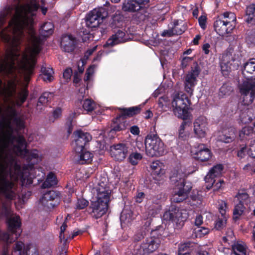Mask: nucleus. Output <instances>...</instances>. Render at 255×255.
I'll return each instance as SVG.
<instances>
[{"mask_svg":"<svg viewBox=\"0 0 255 255\" xmlns=\"http://www.w3.org/2000/svg\"><path fill=\"white\" fill-rule=\"evenodd\" d=\"M135 1L138 6H140V9L149 6L150 0H135Z\"/></svg>","mask_w":255,"mask_h":255,"instance_id":"obj_57","label":"nucleus"},{"mask_svg":"<svg viewBox=\"0 0 255 255\" xmlns=\"http://www.w3.org/2000/svg\"><path fill=\"white\" fill-rule=\"evenodd\" d=\"M141 154L135 152H132L130 154L128 159L129 163H130L133 165H135L137 164L138 161L141 159Z\"/></svg>","mask_w":255,"mask_h":255,"instance_id":"obj_48","label":"nucleus"},{"mask_svg":"<svg viewBox=\"0 0 255 255\" xmlns=\"http://www.w3.org/2000/svg\"><path fill=\"white\" fill-rule=\"evenodd\" d=\"M198 21L202 28L205 29L206 28V17L205 16L202 15L199 17Z\"/></svg>","mask_w":255,"mask_h":255,"instance_id":"obj_64","label":"nucleus"},{"mask_svg":"<svg viewBox=\"0 0 255 255\" xmlns=\"http://www.w3.org/2000/svg\"><path fill=\"white\" fill-rule=\"evenodd\" d=\"M62 110L60 108H56L53 112V117L54 118V120L52 122H54L55 120H56L60 118L61 115Z\"/></svg>","mask_w":255,"mask_h":255,"instance_id":"obj_62","label":"nucleus"},{"mask_svg":"<svg viewBox=\"0 0 255 255\" xmlns=\"http://www.w3.org/2000/svg\"><path fill=\"white\" fill-rule=\"evenodd\" d=\"M248 149H247L246 146L242 147L240 150L238 151L237 156L240 159H243L245 158L247 154H248Z\"/></svg>","mask_w":255,"mask_h":255,"instance_id":"obj_56","label":"nucleus"},{"mask_svg":"<svg viewBox=\"0 0 255 255\" xmlns=\"http://www.w3.org/2000/svg\"><path fill=\"white\" fill-rule=\"evenodd\" d=\"M33 23H9L7 40L13 46H17L22 39L28 40L31 43L29 48L30 57L26 54L20 56L10 52L7 59L3 60L1 57V76L5 74L10 79L7 84L2 86L1 80V155H3L5 148H12L17 155L27 154L25 140L21 135L13 134V126L18 129L24 128V119L17 117L15 105L20 106L25 101L28 91L22 89L16 91L17 75H22L24 80L28 82L32 74L35 63L34 56L41 49L43 39L36 35L33 28Z\"/></svg>","mask_w":255,"mask_h":255,"instance_id":"obj_1","label":"nucleus"},{"mask_svg":"<svg viewBox=\"0 0 255 255\" xmlns=\"http://www.w3.org/2000/svg\"><path fill=\"white\" fill-rule=\"evenodd\" d=\"M246 21L252 24H255V4H252L247 7Z\"/></svg>","mask_w":255,"mask_h":255,"instance_id":"obj_31","label":"nucleus"},{"mask_svg":"<svg viewBox=\"0 0 255 255\" xmlns=\"http://www.w3.org/2000/svg\"><path fill=\"white\" fill-rule=\"evenodd\" d=\"M226 22L227 24L233 26V28L235 27L236 16L234 13L232 12H226L220 16Z\"/></svg>","mask_w":255,"mask_h":255,"instance_id":"obj_34","label":"nucleus"},{"mask_svg":"<svg viewBox=\"0 0 255 255\" xmlns=\"http://www.w3.org/2000/svg\"><path fill=\"white\" fill-rule=\"evenodd\" d=\"M242 73L248 80L239 86L241 93L244 96L243 102L245 105H250L255 98V58H252L244 66Z\"/></svg>","mask_w":255,"mask_h":255,"instance_id":"obj_4","label":"nucleus"},{"mask_svg":"<svg viewBox=\"0 0 255 255\" xmlns=\"http://www.w3.org/2000/svg\"><path fill=\"white\" fill-rule=\"evenodd\" d=\"M161 240L154 236L146 238L140 245L134 246L131 255H149L156 251L160 246Z\"/></svg>","mask_w":255,"mask_h":255,"instance_id":"obj_7","label":"nucleus"},{"mask_svg":"<svg viewBox=\"0 0 255 255\" xmlns=\"http://www.w3.org/2000/svg\"><path fill=\"white\" fill-rule=\"evenodd\" d=\"M72 74V70L71 68H67L63 72V76L64 79L68 80L70 79Z\"/></svg>","mask_w":255,"mask_h":255,"instance_id":"obj_61","label":"nucleus"},{"mask_svg":"<svg viewBox=\"0 0 255 255\" xmlns=\"http://www.w3.org/2000/svg\"><path fill=\"white\" fill-rule=\"evenodd\" d=\"M112 127L111 131H120L124 130L129 127V122L124 117L120 116L116 119Z\"/></svg>","mask_w":255,"mask_h":255,"instance_id":"obj_27","label":"nucleus"},{"mask_svg":"<svg viewBox=\"0 0 255 255\" xmlns=\"http://www.w3.org/2000/svg\"><path fill=\"white\" fill-rule=\"evenodd\" d=\"M189 100L184 94L176 93L172 102L173 112L175 116L183 120H187L189 113L187 103Z\"/></svg>","mask_w":255,"mask_h":255,"instance_id":"obj_6","label":"nucleus"},{"mask_svg":"<svg viewBox=\"0 0 255 255\" xmlns=\"http://www.w3.org/2000/svg\"><path fill=\"white\" fill-rule=\"evenodd\" d=\"M83 108L88 113L93 111L96 107V103L90 99H86L82 103Z\"/></svg>","mask_w":255,"mask_h":255,"instance_id":"obj_43","label":"nucleus"},{"mask_svg":"<svg viewBox=\"0 0 255 255\" xmlns=\"http://www.w3.org/2000/svg\"><path fill=\"white\" fill-rule=\"evenodd\" d=\"M191 188L192 186L190 182H188L184 187H175L171 198V201L176 203L183 201L187 198Z\"/></svg>","mask_w":255,"mask_h":255,"instance_id":"obj_16","label":"nucleus"},{"mask_svg":"<svg viewBox=\"0 0 255 255\" xmlns=\"http://www.w3.org/2000/svg\"><path fill=\"white\" fill-rule=\"evenodd\" d=\"M162 163L157 160L155 161H153L151 164V168L152 170V175H157L158 176H161L164 174V171L162 168Z\"/></svg>","mask_w":255,"mask_h":255,"instance_id":"obj_38","label":"nucleus"},{"mask_svg":"<svg viewBox=\"0 0 255 255\" xmlns=\"http://www.w3.org/2000/svg\"><path fill=\"white\" fill-rule=\"evenodd\" d=\"M76 139H75L74 147L76 152H80L84 148L86 144L91 140L92 136L88 132L81 130L75 132Z\"/></svg>","mask_w":255,"mask_h":255,"instance_id":"obj_15","label":"nucleus"},{"mask_svg":"<svg viewBox=\"0 0 255 255\" xmlns=\"http://www.w3.org/2000/svg\"><path fill=\"white\" fill-rule=\"evenodd\" d=\"M232 252L230 255H247L248 248L244 242L237 241L231 245Z\"/></svg>","mask_w":255,"mask_h":255,"instance_id":"obj_24","label":"nucleus"},{"mask_svg":"<svg viewBox=\"0 0 255 255\" xmlns=\"http://www.w3.org/2000/svg\"><path fill=\"white\" fill-rule=\"evenodd\" d=\"M5 172L14 180L21 176V167L16 163L14 157L11 156L5 159L4 155H1V209L11 208L12 201L15 199L17 193L16 185L4 179Z\"/></svg>","mask_w":255,"mask_h":255,"instance_id":"obj_2","label":"nucleus"},{"mask_svg":"<svg viewBox=\"0 0 255 255\" xmlns=\"http://www.w3.org/2000/svg\"><path fill=\"white\" fill-rule=\"evenodd\" d=\"M224 20L219 17L214 24L215 30L219 35L222 36H227L234 29L233 26L227 24Z\"/></svg>","mask_w":255,"mask_h":255,"instance_id":"obj_19","label":"nucleus"},{"mask_svg":"<svg viewBox=\"0 0 255 255\" xmlns=\"http://www.w3.org/2000/svg\"><path fill=\"white\" fill-rule=\"evenodd\" d=\"M231 61H234V59L230 53H226L223 54L221 62L226 64H232Z\"/></svg>","mask_w":255,"mask_h":255,"instance_id":"obj_52","label":"nucleus"},{"mask_svg":"<svg viewBox=\"0 0 255 255\" xmlns=\"http://www.w3.org/2000/svg\"><path fill=\"white\" fill-rule=\"evenodd\" d=\"M108 199L97 198L93 201L90 208L92 209V215L96 219H98L103 216L107 212L108 207Z\"/></svg>","mask_w":255,"mask_h":255,"instance_id":"obj_10","label":"nucleus"},{"mask_svg":"<svg viewBox=\"0 0 255 255\" xmlns=\"http://www.w3.org/2000/svg\"><path fill=\"white\" fill-rule=\"evenodd\" d=\"M41 70L42 73V78L44 81L51 82L53 80L54 72L52 68L42 66Z\"/></svg>","mask_w":255,"mask_h":255,"instance_id":"obj_39","label":"nucleus"},{"mask_svg":"<svg viewBox=\"0 0 255 255\" xmlns=\"http://www.w3.org/2000/svg\"><path fill=\"white\" fill-rule=\"evenodd\" d=\"M57 182L58 180L55 174L52 172H50L42 184V187L43 188H50L56 185Z\"/></svg>","mask_w":255,"mask_h":255,"instance_id":"obj_35","label":"nucleus"},{"mask_svg":"<svg viewBox=\"0 0 255 255\" xmlns=\"http://www.w3.org/2000/svg\"><path fill=\"white\" fill-rule=\"evenodd\" d=\"M130 144L119 143L114 145L111 149V155L116 160L119 161L123 160L127 154L130 152Z\"/></svg>","mask_w":255,"mask_h":255,"instance_id":"obj_11","label":"nucleus"},{"mask_svg":"<svg viewBox=\"0 0 255 255\" xmlns=\"http://www.w3.org/2000/svg\"><path fill=\"white\" fill-rule=\"evenodd\" d=\"M200 72L198 67L196 66L186 76L184 82L185 90L190 95H192L193 88L196 84V78L198 76Z\"/></svg>","mask_w":255,"mask_h":255,"instance_id":"obj_14","label":"nucleus"},{"mask_svg":"<svg viewBox=\"0 0 255 255\" xmlns=\"http://www.w3.org/2000/svg\"><path fill=\"white\" fill-rule=\"evenodd\" d=\"M53 28L54 26L51 22H45L41 27L40 32L41 35L44 37H46L49 36L50 35L52 34Z\"/></svg>","mask_w":255,"mask_h":255,"instance_id":"obj_40","label":"nucleus"},{"mask_svg":"<svg viewBox=\"0 0 255 255\" xmlns=\"http://www.w3.org/2000/svg\"><path fill=\"white\" fill-rule=\"evenodd\" d=\"M233 90L231 84L229 83L224 84L220 89L219 96L223 97L231 94Z\"/></svg>","mask_w":255,"mask_h":255,"instance_id":"obj_44","label":"nucleus"},{"mask_svg":"<svg viewBox=\"0 0 255 255\" xmlns=\"http://www.w3.org/2000/svg\"><path fill=\"white\" fill-rule=\"evenodd\" d=\"M1 245L2 246V253L1 255H3V247L4 244L3 242H1ZM10 246H8L7 251L6 252V255H9L8 252V249L10 248ZM26 251H25L24 244L20 241L17 242L13 248V250L11 252V255H24Z\"/></svg>","mask_w":255,"mask_h":255,"instance_id":"obj_28","label":"nucleus"},{"mask_svg":"<svg viewBox=\"0 0 255 255\" xmlns=\"http://www.w3.org/2000/svg\"><path fill=\"white\" fill-rule=\"evenodd\" d=\"M125 33L119 30L115 34L113 35L107 41L105 46H113L119 43L123 42L125 41Z\"/></svg>","mask_w":255,"mask_h":255,"instance_id":"obj_26","label":"nucleus"},{"mask_svg":"<svg viewBox=\"0 0 255 255\" xmlns=\"http://www.w3.org/2000/svg\"><path fill=\"white\" fill-rule=\"evenodd\" d=\"M184 170V169L179 168L173 170L170 173V182L172 185H174L176 187H184L188 183L185 181L187 175Z\"/></svg>","mask_w":255,"mask_h":255,"instance_id":"obj_12","label":"nucleus"},{"mask_svg":"<svg viewBox=\"0 0 255 255\" xmlns=\"http://www.w3.org/2000/svg\"><path fill=\"white\" fill-rule=\"evenodd\" d=\"M223 170V166L222 164H217L213 167L208 174L205 177L206 187L210 190L213 186V184L216 181L215 177L220 176Z\"/></svg>","mask_w":255,"mask_h":255,"instance_id":"obj_17","label":"nucleus"},{"mask_svg":"<svg viewBox=\"0 0 255 255\" xmlns=\"http://www.w3.org/2000/svg\"><path fill=\"white\" fill-rule=\"evenodd\" d=\"M194 244L191 242H187L180 244L178 247L177 255H190L191 248Z\"/></svg>","mask_w":255,"mask_h":255,"instance_id":"obj_33","label":"nucleus"},{"mask_svg":"<svg viewBox=\"0 0 255 255\" xmlns=\"http://www.w3.org/2000/svg\"><path fill=\"white\" fill-rule=\"evenodd\" d=\"M248 154L250 156L255 158V141L250 143Z\"/></svg>","mask_w":255,"mask_h":255,"instance_id":"obj_58","label":"nucleus"},{"mask_svg":"<svg viewBox=\"0 0 255 255\" xmlns=\"http://www.w3.org/2000/svg\"><path fill=\"white\" fill-rule=\"evenodd\" d=\"M245 205L242 204V203H238L235 206L233 211V219L235 220H238L240 216H241L246 209Z\"/></svg>","mask_w":255,"mask_h":255,"instance_id":"obj_42","label":"nucleus"},{"mask_svg":"<svg viewBox=\"0 0 255 255\" xmlns=\"http://www.w3.org/2000/svg\"><path fill=\"white\" fill-rule=\"evenodd\" d=\"M186 29V26L184 24L179 23L178 21H175L174 26L170 29L165 30L163 32L162 36H171L173 35H180Z\"/></svg>","mask_w":255,"mask_h":255,"instance_id":"obj_23","label":"nucleus"},{"mask_svg":"<svg viewBox=\"0 0 255 255\" xmlns=\"http://www.w3.org/2000/svg\"><path fill=\"white\" fill-rule=\"evenodd\" d=\"M224 183V182L223 180L219 179L215 182L212 188H213L214 191H217L222 187V186Z\"/></svg>","mask_w":255,"mask_h":255,"instance_id":"obj_59","label":"nucleus"},{"mask_svg":"<svg viewBox=\"0 0 255 255\" xmlns=\"http://www.w3.org/2000/svg\"><path fill=\"white\" fill-rule=\"evenodd\" d=\"M163 218L164 220L171 221L182 226L187 218V215L185 211L174 208L166 211L163 214Z\"/></svg>","mask_w":255,"mask_h":255,"instance_id":"obj_9","label":"nucleus"},{"mask_svg":"<svg viewBox=\"0 0 255 255\" xmlns=\"http://www.w3.org/2000/svg\"><path fill=\"white\" fill-rule=\"evenodd\" d=\"M253 134L254 132L252 128L250 127H245L242 128L240 132L239 135L242 139L246 138L249 139Z\"/></svg>","mask_w":255,"mask_h":255,"instance_id":"obj_45","label":"nucleus"},{"mask_svg":"<svg viewBox=\"0 0 255 255\" xmlns=\"http://www.w3.org/2000/svg\"><path fill=\"white\" fill-rule=\"evenodd\" d=\"M59 201V194L54 190L45 193L40 200L42 205L48 209L53 208L58 204Z\"/></svg>","mask_w":255,"mask_h":255,"instance_id":"obj_13","label":"nucleus"},{"mask_svg":"<svg viewBox=\"0 0 255 255\" xmlns=\"http://www.w3.org/2000/svg\"><path fill=\"white\" fill-rule=\"evenodd\" d=\"M232 64H226L221 62V69L223 74L227 75L231 70Z\"/></svg>","mask_w":255,"mask_h":255,"instance_id":"obj_54","label":"nucleus"},{"mask_svg":"<svg viewBox=\"0 0 255 255\" xmlns=\"http://www.w3.org/2000/svg\"><path fill=\"white\" fill-rule=\"evenodd\" d=\"M53 97V94L49 92L43 93L39 97L37 105V109H42L41 106H45Z\"/></svg>","mask_w":255,"mask_h":255,"instance_id":"obj_36","label":"nucleus"},{"mask_svg":"<svg viewBox=\"0 0 255 255\" xmlns=\"http://www.w3.org/2000/svg\"><path fill=\"white\" fill-rule=\"evenodd\" d=\"M146 231L145 228H141L133 236L134 242H138L143 240L146 236Z\"/></svg>","mask_w":255,"mask_h":255,"instance_id":"obj_46","label":"nucleus"},{"mask_svg":"<svg viewBox=\"0 0 255 255\" xmlns=\"http://www.w3.org/2000/svg\"><path fill=\"white\" fill-rule=\"evenodd\" d=\"M104 180L99 182L95 187L97 193V198L104 199V200L106 198L108 201H109L111 191L107 186L106 178H104Z\"/></svg>","mask_w":255,"mask_h":255,"instance_id":"obj_20","label":"nucleus"},{"mask_svg":"<svg viewBox=\"0 0 255 255\" xmlns=\"http://www.w3.org/2000/svg\"><path fill=\"white\" fill-rule=\"evenodd\" d=\"M160 205L157 203L150 205L148 208L149 215H150L151 216H154L160 210Z\"/></svg>","mask_w":255,"mask_h":255,"instance_id":"obj_51","label":"nucleus"},{"mask_svg":"<svg viewBox=\"0 0 255 255\" xmlns=\"http://www.w3.org/2000/svg\"><path fill=\"white\" fill-rule=\"evenodd\" d=\"M251 112L249 110L243 112L240 114V120L242 123L246 124L250 123L253 120L252 117L250 115Z\"/></svg>","mask_w":255,"mask_h":255,"instance_id":"obj_47","label":"nucleus"},{"mask_svg":"<svg viewBox=\"0 0 255 255\" xmlns=\"http://www.w3.org/2000/svg\"><path fill=\"white\" fill-rule=\"evenodd\" d=\"M234 238L233 231L231 229H228L226 233V236L224 237L223 239L225 242L233 241V239Z\"/></svg>","mask_w":255,"mask_h":255,"instance_id":"obj_55","label":"nucleus"},{"mask_svg":"<svg viewBox=\"0 0 255 255\" xmlns=\"http://www.w3.org/2000/svg\"><path fill=\"white\" fill-rule=\"evenodd\" d=\"M227 217H219L215 224V228L218 230L223 229L226 225Z\"/></svg>","mask_w":255,"mask_h":255,"instance_id":"obj_49","label":"nucleus"},{"mask_svg":"<svg viewBox=\"0 0 255 255\" xmlns=\"http://www.w3.org/2000/svg\"><path fill=\"white\" fill-rule=\"evenodd\" d=\"M189 126L188 122L183 120L179 129V137L182 140H186L189 136V132L185 130L186 127Z\"/></svg>","mask_w":255,"mask_h":255,"instance_id":"obj_41","label":"nucleus"},{"mask_svg":"<svg viewBox=\"0 0 255 255\" xmlns=\"http://www.w3.org/2000/svg\"><path fill=\"white\" fill-rule=\"evenodd\" d=\"M121 220L122 222L128 223L130 221V216L128 214V216L125 211L122 212L121 215Z\"/></svg>","mask_w":255,"mask_h":255,"instance_id":"obj_60","label":"nucleus"},{"mask_svg":"<svg viewBox=\"0 0 255 255\" xmlns=\"http://www.w3.org/2000/svg\"><path fill=\"white\" fill-rule=\"evenodd\" d=\"M6 219L7 231L1 234V242L4 244L3 255H6L8 246L18 239L20 234L17 232L21 225L19 216L14 214L11 208L1 209V216Z\"/></svg>","mask_w":255,"mask_h":255,"instance_id":"obj_3","label":"nucleus"},{"mask_svg":"<svg viewBox=\"0 0 255 255\" xmlns=\"http://www.w3.org/2000/svg\"><path fill=\"white\" fill-rule=\"evenodd\" d=\"M254 164H251L250 163L247 164L243 167V170L246 172L249 173H254Z\"/></svg>","mask_w":255,"mask_h":255,"instance_id":"obj_63","label":"nucleus"},{"mask_svg":"<svg viewBox=\"0 0 255 255\" xmlns=\"http://www.w3.org/2000/svg\"><path fill=\"white\" fill-rule=\"evenodd\" d=\"M194 132L199 138L205 137L208 129L207 120L205 117H200L194 122Z\"/></svg>","mask_w":255,"mask_h":255,"instance_id":"obj_18","label":"nucleus"},{"mask_svg":"<svg viewBox=\"0 0 255 255\" xmlns=\"http://www.w3.org/2000/svg\"><path fill=\"white\" fill-rule=\"evenodd\" d=\"M212 157V152L204 144L198 146V150L195 154V158L202 162L209 160Z\"/></svg>","mask_w":255,"mask_h":255,"instance_id":"obj_22","label":"nucleus"},{"mask_svg":"<svg viewBox=\"0 0 255 255\" xmlns=\"http://www.w3.org/2000/svg\"><path fill=\"white\" fill-rule=\"evenodd\" d=\"M236 131L235 128L233 127L223 129L222 134L220 135V140L226 143L232 142L236 137Z\"/></svg>","mask_w":255,"mask_h":255,"instance_id":"obj_25","label":"nucleus"},{"mask_svg":"<svg viewBox=\"0 0 255 255\" xmlns=\"http://www.w3.org/2000/svg\"><path fill=\"white\" fill-rule=\"evenodd\" d=\"M89 202L84 199H78L76 204L77 209H83L88 206Z\"/></svg>","mask_w":255,"mask_h":255,"instance_id":"obj_53","label":"nucleus"},{"mask_svg":"<svg viewBox=\"0 0 255 255\" xmlns=\"http://www.w3.org/2000/svg\"><path fill=\"white\" fill-rule=\"evenodd\" d=\"M77 39L72 35H64L61 38V47L67 52L73 51L76 45Z\"/></svg>","mask_w":255,"mask_h":255,"instance_id":"obj_21","label":"nucleus"},{"mask_svg":"<svg viewBox=\"0 0 255 255\" xmlns=\"http://www.w3.org/2000/svg\"><path fill=\"white\" fill-rule=\"evenodd\" d=\"M122 9L125 11L133 12L140 10L135 0H125L123 4Z\"/></svg>","mask_w":255,"mask_h":255,"instance_id":"obj_29","label":"nucleus"},{"mask_svg":"<svg viewBox=\"0 0 255 255\" xmlns=\"http://www.w3.org/2000/svg\"><path fill=\"white\" fill-rule=\"evenodd\" d=\"M141 106L130 107L128 108H124L121 109V117H124L126 119V117H132L139 113L141 111Z\"/></svg>","mask_w":255,"mask_h":255,"instance_id":"obj_30","label":"nucleus"},{"mask_svg":"<svg viewBox=\"0 0 255 255\" xmlns=\"http://www.w3.org/2000/svg\"><path fill=\"white\" fill-rule=\"evenodd\" d=\"M238 202L244 205L248 206L251 202L250 198L248 193L245 190L239 191L236 196Z\"/></svg>","mask_w":255,"mask_h":255,"instance_id":"obj_37","label":"nucleus"},{"mask_svg":"<svg viewBox=\"0 0 255 255\" xmlns=\"http://www.w3.org/2000/svg\"><path fill=\"white\" fill-rule=\"evenodd\" d=\"M78 158V162L80 164H84L91 161L93 154L89 151H86L84 148L80 152H76Z\"/></svg>","mask_w":255,"mask_h":255,"instance_id":"obj_32","label":"nucleus"},{"mask_svg":"<svg viewBox=\"0 0 255 255\" xmlns=\"http://www.w3.org/2000/svg\"><path fill=\"white\" fill-rule=\"evenodd\" d=\"M219 211L221 217H227L226 210L227 209V204L224 201L219 202Z\"/></svg>","mask_w":255,"mask_h":255,"instance_id":"obj_50","label":"nucleus"},{"mask_svg":"<svg viewBox=\"0 0 255 255\" xmlns=\"http://www.w3.org/2000/svg\"><path fill=\"white\" fill-rule=\"evenodd\" d=\"M145 146L146 154L151 157L161 156L166 152L164 143L156 134L146 136Z\"/></svg>","mask_w":255,"mask_h":255,"instance_id":"obj_5","label":"nucleus"},{"mask_svg":"<svg viewBox=\"0 0 255 255\" xmlns=\"http://www.w3.org/2000/svg\"><path fill=\"white\" fill-rule=\"evenodd\" d=\"M108 15L107 9L103 7L92 10L86 17V25L89 27H98L103 22V19Z\"/></svg>","mask_w":255,"mask_h":255,"instance_id":"obj_8","label":"nucleus"}]
</instances>
